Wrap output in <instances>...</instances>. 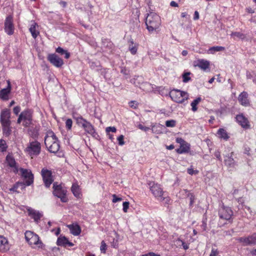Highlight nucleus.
Listing matches in <instances>:
<instances>
[{
    "label": "nucleus",
    "mask_w": 256,
    "mask_h": 256,
    "mask_svg": "<svg viewBox=\"0 0 256 256\" xmlns=\"http://www.w3.org/2000/svg\"><path fill=\"white\" fill-rule=\"evenodd\" d=\"M44 144L48 150L52 153L57 152L60 148V142L52 130H48L44 137Z\"/></svg>",
    "instance_id": "nucleus-1"
},
{
    "label": "nucleus",
    "mask_w": 256,
    "mask_h": 256,
    "mask_svg": "<svg viewBox=\"0 0 256 256\" xmlns=\"http://www.w3.org/2000/svg\"><path fill=\"white\" fill-rule=\"evenodd\" d=\"M161 24L160 16L154 12L148 14L146 19V28L150 32L156 30Z\"/></svg>",
    "instance_id": "nucleus-2"
},
{
    "label": "nucleus",
    "mask_w": 256,
    "mask_h": 256,
    "mask_svg": "<svg viewBox=\"0 0 256 256\" xmlns=\"http://www.w3.org/2000/svg\"><path fill=\"white\" fill-rule=\"evenodd\" d=\"M10 118V112L9 110L6 108L2 111L0 122L2 126V130L6 136H8L11 132Z\"/></svg>",
    "instance_id": "nucleus-3"
},
{
    "label": "nucleus",
    "mask_w": 256,
    "mask_h": 256,
    "mask_svg": "<svg viewBox=\"0 0 256 256\" xmlns=\"http://www.w3.org/2000/svg\"><path fill=\"white\" fill-rule=\"evenodd\" d=\"M76 120L77 124L82 127L86 133L92 135L93 137L98 136L94 126L82 116L76 118Z\"/></svg>",
    "instance_id": "nucleus-4"
},
{
    "label": "nucleus",
    "mask_w": 256,
    "mask_h": 256,
    "mask_svg": "<svg viewBox=\"0 0 256 256\" xmlns=\"http://www.w3.org/2000/svg\"><path fill=\"white\" fill-rule=\"evenodd\" d=\"M24 151L32 158L38 156L41 152V144L38 140L30 142Z\"/></svg>",
    "instance_id": "nucleus-5"
},
{
    "label": "nucleus",
    "mask_w": 256,
    "mask_h": 256,
    "mask_svg": "<svg viewBox=\"0 0 256 256\" xmlns=\"http://www.w3.org/2000/svg\"><path fill=\"white\" fill-rule=\"evenodd\" d=\"M149 184L150 186V190L155 197L160 200H166V203L169 202V198L164 196V192L159 184L152 182H150Z\"/></svg>",
    "instance_id": "nucleus-6"
},
{
    "label": "nucleus",
    "mask_w": 256,
    "mask_h": 256,
    "mask_svg": "<svg viewBox=\"0 0 256 256\" xmlns=\"http://www.w3.org/2000/svg\"><path fill=\"white\" fill-rule=\"evenodd\" d=\"M170 96L172 100L178 103H182L188 98L187 92L177 89H174L170 92Z\"/></svg>",
    "instance_id": "nucleus-7"
},
{
    "label": "nucleus",
    "mask_w": 256,
    "mask_h": 256,
    "mask_svg": "<svg viewBox=\"0 0 256 256\" xmlns=\"http://www.w3.org/2000/svg\"><path fill=\"white\" fill-rule=\"evenodd\" d=\"M53 194L54 196L60 198L63 202H68V198L66 196V190L64 188L61 184H58L57 182L53 184Z\"/></svg>",
    "instance_id": "nucleus-8"
},
{
    "label": "nucleus",
    "mask_w": 256,
    "mask_h": 256,
    "mask_svg": "<svg viewBox=\"0 0 256 256\" xmlns=\"http://www.w3.org/2000/svg\"><path fill=\"white\" fill-rule=\"evenodd\" d=\"M41 175L45 186L49 188L54 182L52 171L46 168H43L41 170Z\"/></svg>",
    "instance_id": "nucleus-9"
},
{
    "label": "nucleus",
    "mask_w": 256,
    "mask_h": 256,
    "mask_svg": "<svg viewBox=\"0 0 256 256\" xmlns=\"http://www.w3.org/2000/svg\"><path fill=\"white\" fill-rule=\"evenodd\" d=\"M23 120L22 125L28 127L32 124V112L30 110H26L20 113Z\"/></svg>",
    "instance_id": "nucleus-10"
},
{
    "label": "nucleus",
    "mask_w": 256,
    "mask_h": 256,
    "mask_svg": "<svg viewBox=\"0 0 256 256\" xmlns=\"http://www.w3.org/2000/svg\"><path fill=\"white\" fill-rule=\"evenodd\" d=\"M218 214L220 218L229 220L233 215V212L230 208L222 206L219 210Z\"/></svg>",
    "instance_id": "nucleus-11"
},
{
    "label": "nucleus",
    "mask_w": 256,
    "mask_h": 256,
    "mask_svg": "<svg viewBox=\"0 0 256 256\" xmlns=\"http://www.w3.org/2000/svg\"><path fill=\"white\" fill-rule=\"evenodd\" d=\"M238 240L239 242L243 243L244 246L256 245V233H254L247 237L239 238Z\"/></svg>",
    "instance_id": "nucleus-12"
},
{
    "label": "nucleus",
    "mask_w": 256,
    "mask_h": 256,
    "mask_svg": "<svg viewBox=\"0 0 256 256\" xmlns=\"http://www.w3.org/2000/svg\"><path fill=\"white\" fill-rule=\"evenodd\" d=\"M48 59L52 65L56 68H61L64 64L62 59L55 54H49Z\"/></svg>",
    "instance_id": "nucleus-13"
},
{
    "label": "nucleus",
    "mask_w": 256,
    "mask_h": 256,
    "mask_svg": "<svg viewBox=\"0 0 256 256\" xmlns=\"http://www.w3.org/2000/svg\"><path fill=\"white\" fill-rule=\"evenodd\" d=\"M22 173V176L26 179V184L28 186H30L34 182V175L32 174L31 170L28 169H24L20 168V169Z\"/></svg>",
    "instance_id": "nucleus-14"
},
{
    "label": "nucleus",
    "mask_w": 256,
    "mask_h": 256,
    "mask_svg": "<svg viewBox=\"0 0 256 256\" xmlns=\"http://www.w3.org/2000/svg\"><path fill=\"white\" fill-rule=\"evenodd\" d=\"M4 30L8 34L11 35L14 33V26L12 16H9L6 17L4 22Z\"/></svg>",
    "instance_id": "nucleus-15"
},
{
    "label": "nucleus",
    "mask_w": 256,
    "mask_h": 256,
    "mask_svg": "<svg viewBox=\"0 0 256 256\" xmlns=\"http://www.w3.org/2000/svg\"><path fill=\"white\" fill-rule=\"evenodd\" d=\"M224 162L225 164L230 168V170L234 168L236 164L233 158V152H231L230 154L224 157Z\"/></svg>",
    "instance_id": "nucleus-16"
},
{
    "label": "nucleus",
    "mask_w": 256,
    "mask_h": 256,
    "mask_svg": "<svg viewBox=\"0 0 256 256\" xmlns=\"http://www.w3.org/2000/svg\"><path fill=\"white\" fill-rule=\"evenodd\" d=\"M6 162L8 166L10 168H14V172L15 173L18 172V167L16 166V163L14 156L12 154H8L6 158Z\"/></svg>",
    "instance_id": "nucleus-17"
},
{
    "label": "nucleus",
    "mask_w": 256,
    "mask_h": 256,
    "mask_svg": "<svg viewBox=\"0 0 256 256\" xmlns=\"http://www.w3.org/2000/svg\"><path fill=\"white\" fill-rule=\"evenodd\" d=\"M28 214L34 220L35 222L38 223L40 218L42 217V214L40 212L37 211L31 208H28L27 209Z\"/></svg>",
    "instance_id": "nucleus-18"
},
{
    "label": "nucleus",
    "mask_w": 256,
    "mask_h": 256,
    "mask_svg": "<svg viewBox=\"0 0 256 256\" xmlns=\"http://www.w3.org/2000/svg\"><path fill=\"white\" fill-rule=\"evenodd\" d=\"M236 120L244 128L247 129L250 128L248 120L242 114L237 115Z\"/></svg>",
    "instance_id": "nucleus-19"
},
{
    "label": "nucleus",
    "mask_w": 256,
    "mask_h": 256,
    "mask_svg": "<svg viewBox=\"0 0 256 256\" xmlns=\"http://www.w3.org/2000/svg\"><path fill=\"white\" fill-rule=\"evenodd\" d=\"M8 82V86L6 88H4L0 90V98L3 100H8V96L11 90V86L10 81Z\"/></svg>",
    "instance_id": "nucleus-20"
},
{
    "label": "nucleus",
    "mask_w": 256,
    "mask_h": 256,
    "mask_svg": "<svg viewBox=\"0 0 256 256\" xmlns=\"http://www.w3.org/2000/svg\"><path fill=\"white\" fill-rule=\"evenodd\" d=\"M248 96V94L245 92H243L239 95L238 100L242 105L246 106H249L250 102Z\"/></svg>",
    "instance_id": "nucleus-21"
},
{
    "label": "nucleus",
    "mask_w": 256,
    "mask_h": 256,
    "mask_svg": "<svg viewBox=\"0 0 256 256\" xmlns=\"http://www.w3.org/2000/svg\"><path fill=\"white\" fill-rule=\"evenodd\" d=\"M196 66L204 70H206L210 69V62L204 59L198 60Z\"/></svg>",
    "instance_id": "nucleus-22"
},
{
    "label": "nucleus",
    "mask_w": 256,
    "mask_h": 256,
    "mask_svg": "<svg viewBox=\"0 0 256 256\" xmlns=\"http://www.w3.org/2000/svg\"><path fill=\"white\" fill-rule=\"evenodd\" d=\"M190 150V144L186 142L184 144L180 145V148L176 150V152L179 154H182L188 152Z\"/></svg>",
    "instance_id": "nucleus-23"
},
{
    "label": "nucleus",
    "mask_w": 256,
    "mask_h": 256,
    "mask_svg": "<svg viewBox=\"0 0 256 256\" xmlns=\"http://www.w3.org/2000/svg\"><path fill=\"white\" fill-rule=\"evenodd\" d=\"M128 50L130 51V53L132 54H136L137 50H138V44L136 43H134L132 39H130L128 42Z\"/></svg>",
    "instance_id": "nucleus-24"
},
{
    "label": "nucleus",
    "mask_w": 256,
    "mask_h": 256,
    "mask_svg": "<svg viewBox=\"0 0 256 256\" xmlns=\"http://www.w3.org/2000/svg\"><path fill=\"white\" fill-rule=\"evenodd\" d=\"M68 228L74 236H78L80 234L81 228L78 224H70L68 226Z\"/></svg>",
    "instance_id": "nucleus-25"
},
{
    "label": "nucleus",
    "mask_w": 256,
    "mask_h": 256,
    "mask_svg": "<svg viewBox=\"0 0 256 256\" xmlns=\"http://www.w3.org/2000/svg\"><path fill=\"white\" fill-rule=\"evenodd\" d=\"M217 134L220 138H222L226 140H228L230 138L226 131L223 128L218 129Z\"/></svg>",
    "instance_id": "nucleus-26"
},
{
    "label": "nucleus",
    "mask_w": 256,
    "mask_h": 256,
    "mask_svg": "<svg viewBox=\"0 0 256 256\" xmlns=\"http://www.w3.org/2000/svg\"><path fill=\"white\" fill-rule=\"evenodd\" d=\"M8 240L2 236H0V251L4 252L7 250Z\"/></svg>",
    "instance_id": "nucleus-27"
},
{
    "label": "nucleus",
    "mask_w": 256,
    "mask_h": 256,
    "mask_svg": "<svg viewBox=\"0 0 256 256\" xmlns=\"http://www.w3.org/2000/svg\"><path fill=\"white\" fill-rule=\"evenodd\" d=\"M38 26V24L34 22L30 26L29 30L32 34V36L36 38L37 36L39 34V32L36 30V28Z\"/></svg>",
    "instance_id": "nucleus-28"
},
{
    "label": "nucleus",
    "mask_w": 256,
    "mask_h": 256,
    "mask_svg": "<svg viewBox=\"0 0 256 256\" xmlns=\"http://www.w3.org/2000/svg\"><path fill=\"white\" fill-rule=\"evenodd\" d=\"M30 245H42V242L40 241L39 236L36 234H35L34 236L28 242Z\"/></svg>",
    "instance_id": "nucleus-29"
},
{
    "label": "nucleus",
    "mask_w": 256,
    "mask_h": 256,
    "mask_svg": "<svg viewBox=\"0 0 256 256\" xmlns=\"http://www.w3.org/2000/svg\"><path fill=\"white\" fill-rule=\"evenodd\" d=\"M225 50L224 47L221 46H216L210 48L208 50V54H214L216 52L223 51Z\"/></svg>",
    "instance_id": "nucleus-30"
},
{
    "label": "nucleus",
    "mask_w": 256,
    "mask_h": 256,
    "mask_svg": "<svg viewBox=\"0 0 256 256\" xmlns=\"http://www.w3.org/2000/svg\"><path fill=\"white\" fill-rule=\"evenodd\" d=\"M68 242V240L66 237L60 236L58 238L56 244L60 246H66Z\"/></svg>",
    "instance_id": "nucleus-31"
},
{
    "label": "nucleus",
    "mask_w": 256,
    "mask_h": 256,
    "mask_svg": "<svg viewBox=\"0 0 256 256\" xmlns=\"http://www.w3.org/2000/svg\"><path fill=\"white\" fill-rule=\"evenodd\" d=\"M56 52L57 53L60 54L61 55H64V58L66 59L68 58L70 56V52H68L66 50L63 49L61 47H58L56 49Z\"/></svg>",
    "instance_id": "nucleus-32"
},
{
    "label": "nucleus",
    "mask_w": 256,
    "mask_h": 256,
    "mask_svg": "<svg viewBox=\"0 0 256 256\" xmlns=\"http://www.w3.org/2000/svg\"><path fill=\"white\" fill-rule=\"evenodd\" d=\"M71 190L74 195L76 197H79L80 196V190L79 186L76 184H74L72 186Z\"/></svg>",
    "instance_id": "nucleus-33"
},
{
    "label": "nucleus",
    "mask_w": 256,
    "mask_h": 256,
    "mask_svg": "<svg viewBox=\"0 0 256 256\" xmlns=\"http://www.w3.org/2000/svg\"><path fill=\"white\" fill-rule=\"evenodd\" d=\"M201 98L200 97L197 98L191 103V106L192 107V110L196 112L197 110L196 105L200 102Z\"/></svg>",
    "instance_id": "nucleus-34"
},
{
    "label": "nucleus",
    "mask_w": 256,
    "mask_h": 256,
    "mask_svg": "<svg viewBox=\"0 0 256 256\" xmlns=\"http://www.w3.org/2000/svg\"><path fill=\"white\" fill-rule=\"evenodd\" d=\"M35 234H36L31 231H26L25 232V238L26 240L28 242Z\"/></svg>",
    "instance_id": "nucleus-35"
},
{
    "label": "nucleus",
    "mask_w": 256,
    "mask_h": 256,
    "mask_svg": "<svg viewBox=\"0 0 256 256\" xmlns=\"http://www.w3.org/2000/svg\"><path fill=\"white\" fill-rule=\"evenodd\" d=\"M165 124L167 127L173 128L176 126V121L174 120H166Z\"/></svg>",
    "instance_id": "nucleus-36"
},
{
    "label": "nucleus",
    "mask_w": 256,
    "mask_h": 256,
    "mask_svg": "<svg viewBox=\"0 0 256 256\" xmlns=\"http://www.w3.org/2000/svg\"><path fill=\"white\" fill-rule=\"evenodd\" d=\"M232 36H236L237 38L243 39L245 38L244 35L240 32H232L231 34Z\"/></svg>",
    "instance_id": "nucleus-37"
},
{
    "label": "nucleus",
    "mask_w": 256,
    "mask_h": 256,
    "mask_svg": "<svg viewBox=\"0 0 256 256\" xmlns=\"http://www.w3.org/2000/svg\"><path fill=\"white\" fill-rule=\"evenodd\" d=\"M107 248V246L105 242L102 240L101 242V246L100 247V251L102 253L105 254Z\"/></svg>",
    "instance_id": "nucleus-38"
},
{
    "label": "nucleus",
    "mask_w": 256,
    "mask_h": 256,
    "mask_svg": "<svg viewBox=\"0 0 256 256\" xmlns=\"http://www.w3.org/2000/svg\"><path fill=\"white\" fill-rule=\"evenodd\" d=\"M24 184L22 182H18L16 183V184H14L12 188H10V191H12V192H16V190L17 188L20 186H24Z\"/></svg>",
    "instance_id": "nucleus-39"
},
{
    "label": "nucleus",
    "mask_w": 256,
    "mask_h": 256,
    "mask_svg": "<svg viewBox=\"0 0 256 256\" xmlns=\"http://www.w3.org/2000/svg\"><path fill=\"white\" fill-rule=\"evenodd\" d=\"M72 121L70 118H68L66 122V126L68 130H70L72 127Z\"/></svg>",
    "instance_id": "nucleus-40"
},
{
    "label": "nucleus",
    "mask_w": 256,
    "mask_h": 256,
    "mask_svg": "<svg viewBox=\"0 0 256 256\" xmlns=\"http://www.w3.org/2000/svg\"><path fill=\"white\" fill-rule=\"evenodd\" d=\"M187 172L190 175L196 174L198 173V170H194L192 168H188Z\"/></svg>",
    "instance_id": "nucleus-41"
},
{
    "label": "nucleus",
    "mask_w": 256,
    "mask_h": 256,
    "mask_svg": "<svg viewBox=\"0 0 256 256\" xmlns=\"http://www.w3.org/2000/svg\"><path fill=\"white\" fill-rule=\"evenodd\" d=\"M130 203L128 202H123V210L124 212H128V210L129 208Z\"/></svg>",
    "instance_id": "nucleus-42"
},
{
    "label": "nucleus",
    "mask_w": 256,
    "mask_h": 256,
    "mask_svg": "<svg viewBox=\"0 0 256 256\" xmlns=\"http://www.w3.org/2000/svg\"><path fill=\"white\" fill-rule=\"evenodd\" d=\"M124 136L123 135H120L118 138V144L120 145V146H122L124 144Z\"/></svg>",
    "instance_id": "nucleus-43"
},
{
    "label": "nucleus",
    "mask_w": 256,
    "mask_h": 256,
    "mask_svg": "<svg viewBox=\"0 0 256 256\" xmlns=\"http://www.w3.org/2000/svg\"><path fill=\"white\" fill-rule=\"evenodd\" d=\"M190 74V72H186L182 74V76L183 80H190V78L189 76Z\"/></svg>",
    "instance_id": "nucleus-44"
},
{
    "label": "nucleus",
    "mask_w": 256,
    "mask_h": 256,
    "mask_svg": "<svg viewBox=\"0 0 256 256\" xmlns=\"http://www.w3.org/2000/svg\"><path fill=\"white\" fill-rule=\"evenodd\" d=\"M138 103L136 101L132 100L129 102V106L130 108H134V109L138 107Z\"/></svg>",
    "instance_id": "nucleus-45"
},
{
    "label": "nucleus",
    "mask_w": 256,
    "mask_h": 256,
    "mask_svg": "<svg viewBox=\"0 0 256 256\" xmlns=\"http://www.w3.org/2000/svg\"><path fill=\"white\" fill-rule=\"evenodd\" d=\"M112 196V202H114V203H116L118 202H120L122 200V198H118L116 194H113Z\"/></svg>",
    "instance_id": "nucleus-46"
},
{
    "label": "nucleus",
    "mask_w": 256,
    "mask_h": 256,
    "mask_svg": "<svg viewBox=\"0 0 256 256\" xmlns=\"http://www.w3.org/2000/svg\"><path fill=\"white\" fill-rule=\"evenodd\" d=\"M116 129L114 126H109L106 128V132L108 133L110 132H116Z\"/></svg>",
    "instance_id": "nucleus-47"
},
{
    "label": "nucleus",
    "mask_w": 256,
    "mask_h": 256,
    "mask_svg": "<svg viewBox=\"0 0 256 256\" xmlns=\"http://www.w3.org/2000/svg\"><path fill=\"white\" fill-rule=\"evenodd\" d=\"M176 142L180 144V146L182 144H184L186 142V141L184 140V139H182L181 138H176Z\"/></svg>",
    "instance_id": "nucleus-48"
},
{
    "label": "nucleus",
    "mask_w": 256,
    "mask_h": 256,
    "mask_svg": "<svg viewBox=\"0 0 256 256\" xmlns=\"http://www.w3.org/2000/svg\"><path fill=\"white\" fill-rule=\"evenodd\" d=\"M188 196L190 197V206H192L194 202V200L195 199L194 196L192 194H188Z\"/></svg>",
    "instance_id": "nucleus-49"
},
{
    "label": "nucleus",
    "mask_w": 256,
    "mask_h": 256,
    "mask_svg": "<svg viewBox=\"0 0 256 256\" xmlns=\"http://www.w3.org/2000/svg\"><path fill=\"white\" fill-rule=\"evenodd\" d=\"M20 108L19 106H16L13 109L14 113L16 115H18V113L20 112Z\"/></svg>",
    "instance_id": "nucleus-50"
},
{
    "label": "nucleus",
    "mask_w": 256,
    "mask_h": 256,
    "mask_svg": "<svg viewBox=\"0 0 256 256\" xmlns=\"http://www.w3.org/2000/svg\"><path fill=\"white\" fill-rule=\"evenodd\" d=\"M218 254V252L216 249L212 248L210 256H217Z\"/></svg>",
    "instance_id": "nucleus-51"
},
{
    "label": "nucleus",
    "mask_w": 256,
    "mask_h": 256,
    "mask_svg": "<svg viewBox=\"0 0 256 256\" xmlns=\"http://www.w3.org/2000/svg\"><path fill=\"white\" fill-rule=\"evenodd\" d=\"M138 128L142 130H144V132H146L148 131V130H150V128H148V127H146V126H144L143 125L141 124H140L138 126Z\"/></svg>",
    "instance_id": "nucleus-52"
},
{
    "label": "nucleus",
    "mask_w": 256,
    "mask_h": 256,
    "mask_svg": "<svg viewBox=\"0 0 256 256\" xmlns=\"http://www.w3.org/2000/svg\"><path fill=\"white\" fill-rule=\"evenodd\" d=\"M176 244L178 247L182 246V244H184V241L180 238H178L176 240Z\"/></svg>",
    "instance_id": "nucleus-53"
},
{
    "label": "nucleus",
    "mask_w": 256,
    "mask_h": 256,
    "mask_svg": "<svg viewBox=\"0 0 256 256\" xmlns=\"http://www.w3.org/2000/svg\"><path fill=\"white\" fill-rule=\"evenodd\" d=\"M5 145H6V143H5L4 140H0V148L6 150V146H5Z\"/></svg>",
    "instance_id": "nucleus-54"
},
{
    "label": "nucleus",
    "mask_w": 256,
    "mask_h": 256,
    "mask_svg": "<svg viewBox=\"0 0 256 256\" xmlns=\"http://www.w3.org/2000/svg\"><path fill=\"white\" fill-rule=\"evenodd\" d=\"M214 156L220 161H222L220 152L218 151L214 152Z\"/></svg>",
    "instance_id": "nucleus-55"
},
{
    "label": "nucleus",
    "mask_w": 256,
    "mask_h": 256,
    "mask_svg": "<svg viewBox=\"0 0 256 256\" xmlns=\"http://www.w3.org/2000/svg\"><path fill=\"white\" fill-rule=\"evenodd\" d=\"M198 18H199V14H198V11H195L194 14V20H197Z\"/></svg>",
    "instance_id": "nucleus-56"
},
{
    "label": "nucleus",
    "mask_w": 256,
    "mask_h": 256,
    "mask_svg": "<svg viewBox=\"0 0 256 256\" xmlns=\"http://www.w3.org/2000/svg\"><path fill=\"white\" fill-rule=\"evenodd\" d=\"M170 6H174V7H178V4L174 1H172L170 3Z\"/></svg>",
    "instance_id": "nucleus-57"
},
{
    "label": "nucleus",
    "mask_w": 256,
    "mask_h": 256,
    "mask_svg": "<svg viewBox=\"0 0 256 256\" xmlns=\"http://www.w3.org/2000/svg\"><path fill=\"white\" fill-rule=\"evenodd\" d=\"M182 246L183 247V248L186 250L188 248V244H186L184 241V244H182Z\"/></svg>",
    "instance_id": "nucleus-58"
},
{
    "label": "nucleus",
    "mask_w": 256,
    "mask_h": 256,
    "mask_svg": "<svg viewBox=\"0 0 256 256\" xmlns=\"http://www.w3.org/2000/svg\"><path fill=\"white\" fill-rule=\"evenodd\" d=\"M220 74H216V76H213L212 78L210 80H218V78H220Z\"/></svg>",
    "instance_id": "nucleus-59"
},
{
    "label": "nucleus",
    "mask_w": 256,
    "mask_h": 256,
    "mask_svg": "<svg viewBox=\"0 0 256 256\" xmlns=\"http://www.w3.org/2000/svg\"><path fill=\"white\" fill-rule=\"evenodd\" d=\"M250 254L253 256H256V248L252 249L250 252Z\"/></svg>",
    "instance_id": "nucleus-60"
},
{
    "label": "nucleus",
    "mask_w": 256,
    "mask_h": 256,
    "mask_svg": "<svg viewBox=\"0 0 256 256\" xmlns=\"http://www.w3.org/2000/svg\"><path fill=\"white\" fill-rule=\"evenodd\" d=\"M23 122V120H22V116H21V114H20L19 116H18V118L17 120V123L18 124H20L22 122Z\"/></svg>",
    "instance_id": "nucleus-61"
},
{
    "label": "nucleus",
    "mask_w": 256,
    "mask_h": 256,
    "mask_svg": "<svg viewBox=\"0 0 256 256\" xmlns=\"http://www.w3.org/2000/svg\"><path fill=\"white\" fill-rule=\"evenodd\" d=\"M174 148V146L173 144H170L168 146H166V148L168 150H173Z\"/></svg>",
    "instance_id": "nucleus-62"
},
{
    "label": "nucleus",
    "mask_w": 256,
    "mask_h": 256,
    "mask_svg": "<svg viewBox=\"0 0 256 256\" xmlns=\"http://www.w3.org/2000/svg\"><path fill=\"white\" fill-rule=\"evenodd\" d=\"M60 4H61L62 7L64 8L66 6V2H64V1H61L60 2Z\"/></svg>",
    "instance_id": "nucleus-63"
},
{
    "label": "nucleus",
    "mask_w": 256,
    "mask_h": 256,
    "mask_svg": "<svg viewBox=\"0 0 256 256\" xmlns=\"http://www.w3.org/2000/svg\"><path fill=\"white\" fill-rule=\"evenodd\" d=\"M182 56H186L188 54V52L186 50H184L182 52Z\"/></svg>",
    "instance_id": "nucleus-64"
}]
</instances>
